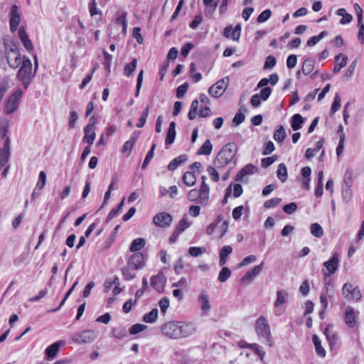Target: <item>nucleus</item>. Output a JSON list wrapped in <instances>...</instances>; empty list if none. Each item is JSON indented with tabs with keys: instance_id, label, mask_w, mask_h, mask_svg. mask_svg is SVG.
<instances>
[{
	"instance_id": "393cba45",
	"label": "nucleus",
	"mask_w": 364,
	"mask_h": 364,
	"mask_svg": "<svg viewBox=\"0 0 364 364\" xmlns=\"http://www.w3.org/2000/svg\"><path fill=\"white\" fill-rule=\"evenodd\" d=\"M187 161V156L185 154L181 155L174 159H173L168 166V169L169 171H174L180 165L183 164Z\"/></svg>"
},
{
	"instance_id": "f8f14e48",
	"label": "nucleus",
	"mask_w": 364,
	"mask_h": 364,
	"mask_svg": "<svg viewBox=\"0 0 364 364\" xmlns=\"http://www.w3.org/2000/svg\"><path fill=\"white\" fill-rule=\"evenodd\" d=\"M144 265V255L140 253L134 254L129 259L128 268L130 270L140 269Z\"/></svg>"
},
{
	"instance_id": "f3484780",
	"label": "nucleus",
	"mask_w": 364,
	"mask_h": 364,
	"mask_svg": "<svg viewBox=\"0 0 364 364\" xmlns=\"http://www.w3.org/2000/svg\"><path fill=\"white\" fill-rule=\"evenodd\" d=\"M339 262V254L334 252L332 257L323 263V266L327 269L328 273H334L338 267Z\"/></svg>"
},
{
	"instance_id": "5fc2aeb1",
	"label": "nucleus",
	"mask_w": 364,
	"mask_h": 364,
	"mask_svg": "<svg viewBox=\"0 0 364 364\" xmlns=\"http://www.w3.org/2000/svg\"><path fill=\"white\" fill-rule=\"evenodd\" d=\"M351 197H352V191L350 189V185L347 184L346 188L345 189L343 188L342 198H343V200L346 203H348L350 200Z\"/></svg>"
},
{
	"instance_id": "a878e982",
	"label": "nucleus",
	"mask_w": 364,
	"mask_h": 364,
	"mask_svg": "<svg viewBox=\"0 0 364 364\" xmlns=\"http://www.w3.org/2000/svg\"><path fill=\"white\" fill-rule=\"evenodd\" d=\"M286 137L287 134L284 127L282 125L277 126L274 133V139L279 144H282Z\"/></svg>"
},
{
	"instance_id": "7c9ffc66",
	"label": "nucleus",
	"mask_w": 364,
	"mask_h": 364,
	"mask_svg": "<svg viewBox=\"0 0 364 364\" xmlns=\"http://www.w3.org/2000/svg\"><path fill=\"white\" fill-rule=\"evenodd\" d=\"M232 248L230 246L226 245V246L223 247V248L220 250V266H223L226 263L227 258L232 253Z\"/></svg>"
},
{
	"instance_id": "0e129e2a",
	"label": "nucleus",
	"mask_w": 364,
	"mask_h": 364,
	"mask_svg": "<svg viewBox=\"0 0 364 364\" xmlns=\"http://www.w3.org/2000/svg\"><path fill=\"white\" fill-rule=\"evenodd\" d=\"M193 47L194 45L191 43H185L181 49V54L184 58H186L188 55L189 52L193 48Z\"/></svg>"
},
{
	"instance_id": "9b49d317",
	"label": "nucleus",
	"mask_w": 364,
	"mask_h": 364,
	"mask_svg": "<svg viewBox=\"0 0 364 364\" xmlns=\"http://www.w3.org/2000/svg\"><path fill=\"white\" fill-rule=\"evenodd\" d=\"M226 87L227 82L224 79H221L210 87L208 92L212 97L218 98L223 94Z\"/></svg>"
},
{
	"instance_id": "6e6552de",
	"label": "nucleus",
	"mask_w": 364,
	"mask_h": 364,
	"mask_svg": "<svg viewBox=\"0 0 364 364\" xmlns=\"http://www.w3.org/2000/svg\"><path fill=\"white\" fill-rule=\"evenodd\" d=\"M172 222V216L167 213L162 212L156 214L153 218V223L160 228L169 227Z\"/></svg>"
},
{
	"instance_id": "2f4dec72",
	"label": "nucleus",
	"mask_w": 364,
	"mask_h": 364,
	"mask_svg": "<svg viewBox=\"0 0 364 364\" xmlns=\"http://www.w3.org/2000/svg\"><path fill=\"white\" fill-rule=\"evenodd\" d=\"M136 139H137L136 136L132 135L130 137V139L124 143V144L122 149V152L124 154L126 153L127 156H129L130 154V152H131L134 144L136 141Z\"/></svg>"
},
{
	"instance_id": "de8ad7c7",
	"label": "nucleus",
	"mask_w": 364,
	"mask_h": 364,
	"mask_svg": "<svg viewBox=\"0 0 364 364\" xmlns=\"http://www.w3.org/2000/svg\"><path fill=\"white\" fill-rule=\"evenodd\" d=\"M218 168L215 166H208L207 168V171L209 173L210 177L214 182H218L220 179L219 173L218 172Z\"/></svg>"
},
{
	"instance_id": "09e8293b",
	"label": "nucleus",
	"mask_w": 364,
	"mask_h": 364,
	"mask_svg": "<svg viewBox=\"0 0 364 364\" xmlns=\"http://www.w3.org/2000/svg\"><path fill=\"white\" fill-rule=\"evenodd\" d=\"M190 226V223H188L186 218H183L178 223V225L176 227L175 230L178 231L179 234H181L183 231H184L186 228Z\"/></svg>"
},
{
	"instance_id": "3c124183",
	"label": "nucleus",
	"mask_w": 364,
	"mask_h": 364,
	"mask_svg": "<svg viewBox=\"0 0 364 364\" xmlns=\"http://www.w3.org/2000/svg\"><path fill=\"white\" fill-rule=\"evenodd\" d=\"M341 97H340L339 94L337 93V94H336V95L334 97V100H333V102L331 107V112L334 113V112H337L338 110H339V109L341 108Z\"/></svg>"
},
{
	"instance_id": "7ed1b4c3",
	"label": "nucleus",
	"mask_w": 364,
	"mask_h": 364,
	"mask_svg": "<svg viewBox=\"0 0 364 364\" xmlns=\"http://www.w3.org/2000/svg\"><path fill=\"white\" fill-rule=\"evenodd\" d=\"M5 55L10 68L16 69L22 63V59L19 53L18 46L14 42L5 43Z\"/></svg>"
},
{
	"instance_id": "ddd939ff",
	"label": "nucleus",
	"mask_w": 364,
	"mask_h": 364,
	"mask_svg": "<svg viewBox=\"0 0 364 364\" xmlns=\"http://www.w3.org/2000/svg\"><path fill=\"white\" fill-rule=\"evenodd\" d=\"M113 27L117 31L121 29L120 33L122 36L126 35L127 21V13L125 11L122 12V14L116 18Z\"/></svg>"
},
{
	"instance_id": "603ef678",
	"label": "nucleus",
	"mask_w": 364,
	"mask_h": 364,
	"mask_svg": "<svg viewBox=\"0 0 364 364\" xmlns=\"http://www.w3.org/2000/svg\"><path fill=\"white\" fill-rule=\"evenodd\" d=\"M159 306L161 309V314L165 315L169 306V299L167 297H163L159 301Z\"/></svg>"
},
{
	"instance_id": "c03bdc74",
	"label": "nucleus",
	"mask_w": 364,
	"mask_h": 364,
	"mask_svg": "<svg viewBox=\"0 0 364 364\" xmlns=\"http://www.w3.org/2000/svg\"><path fill=\"white\" fill-rule=\"evenodd\" d=\"M156 148V144H154L151 148V149L147 152L146 155V157L144 159V161L141 165V168L142 169H145L148 164H149V162L151 161V160L153 159L154 157V149Z\"/></svg>"
},
{
	"instance_id": "6ab92c4d",
	"label": "nucleus",
	"mask_w": 364,
	"mask_h": 364,
	"mask_svg": "<svg viewBox=\"0 0 364 364\" xmlns=\"http://www.w3.org/2000/svg\"><path fill=\"white\" fill-rule=\"evenodd\" d=\"M19 38L21 39V42L23 43L25 48L28 51H31L33 50V44L31 41V40L28 38V35L26 34V32L25 31V28L23 26H21L18 31Z\"/></svg>"
},
{
	"instance_id": "2eb2a0df",
	"label": "nucleus",
	"mask_w": 364,
	"mask_h": 364,
	"mask_svg": "<svg viewBox=\"0 0 364 364\" xmlns=\"http://www.w3.org/2000/svg\"><path fill=\"white\" fill-rule=\"evenodd\" d=\"M20 22L19 9L16 5H13L10 11V28L12 32L16 31Z\"/></svg>"
},
{
	"instance_id": "a211bd4d",
	"label": "nucleus",
	"mask_w": 364,
	"mask_h": 364,
	"mask_svg": "<svg viewBox=\"0 0 364 364\" xmlns=\"http://www.w3.org/2000/svg\"><path fill=\"white\" fill-rule=\"evenodd\" d=\"M241 26L237 24L234 28L228 26L225 28L224 36L226 38H231L233 41H238L240 36Z\"/></svg>"
},
{
	"instance_id": "4d7b16f0",
	"label": "nucleus",
	"mask_w": 364,
	"mask_h": 364,
	"mask_svg": "<svg viewBox=\"0 0 364 364\" xmlns=\"http://www.w3.org/2000/svg\"><path fill=\"white\" fill-rule=\"evenodd\" d=\"M205 252V247H191L188 253L193 257H198Z\"/></svg>"
},
{
	"instance_id": "1a4fd4ad",
	"label": "nucleus",
	"mask_w": 364,
	"mask_h": 364,
	"mask_svg": "<svg viewBox=\"0 0 364 364\" xmlns=\"http://www.w3.org/2000/svg\"><path fill=\"white\" fill-rule=\"evenodd\" d=\"M210 187L207 183L200 184L198 189V204L205 206L209 203Z\"/></svg>"
},
{
	"instance_id": "338daca9",
	"label": "nucleus",
	"mask_w": 364,
	"mask_h": 364,
	"mask_svg": "<svg viewBox=\"0 0 364 364\" xmlns=\"http://www.w3.org/2000/svg\"><path fill=\"white\" fill-rule=\"evenodd\" d=\"M256 274H245L241 279H240V284L242 286H247L252 282L254 280L255 276Z\"/></svg>"
},
{
	"instance_id": "680f3d73",
	"label": "nucleus",
	"mask_w": 364,
	"mask_h": 364,
	"mask_svg": "<svg viewBox=\"0 0 364 364\" xmlns=\"http://www.w3.org/2000/svg\"><path fill=\"white\" fill-rule=\"evenodd\" d=\"M188 87V85L187 82H185L183 85L178 86L176 89V97L178 99L182 98L185 93L187 92Z\"/></svg>"
},
{
	"instance_id": "39448f33",
	"label": "nucleus",
	"mask_w": 364,
	"mask_h": 364,
	"mask_svg": "<svg viewBox=\"0 0 364 364\" xmlns=\"http://www.w3.org/2000/svg\"><path fill=\"white\" fill-rule=\"evenodd\" d=\"M179 322L178 321H168L161 326V333L164 336L173 340L179 339Z\"/></svg>"
},
{
	"instance_id": "e2e57ef3",
	"label": "nucleus",
	"mask_w": 364,
	"mask_h": 364,
	"mask_svg": "<svg viewBox=\"0 0 364 364\" xmlns=\"http://www.w3.org/2000/svg\"><path fill=\"white\" fill-rule=\"evenodd\" d=\"M276 58L272 55H269L265 60L264 69H271L276 65Z\"/></svg>"
},
{
	"instance_id": "13d9d810",
	"label": "nucleus",
	"mask_w": 364,
	"mask_h": 364,
	"mask_svg": "<svg viewBox=\"0 0 364 364\" xmlns=\"http://www.w3.org/2000/svg\"><path fill=\"white\" fill-rule=\"evenodd\" d=\"M271 15V11L269 9H266L258 16L257 21L260 23H264L270 18Z\"/></svg>"
},
{
	"instance_id": "72a5a7b5",
	"label": "nucleus",
	"mask_w": 364,
	"mask_h": 364,
	"mask_svg": "<svg viewBox=\"0 0 364 364\" xmlns=\"http://www.w3.org/2000/svg\"><path fill=\"white\" fill-rule=\"evenodd\" d=\"M183 183L188 186H192L196 183V177L193 171H186L183 176Z\"/></svg>"
},
{
	"instance_id": "6e6d98bb",
	"label": "nucleus",
	"mask_w": 364,
	"mask_h": 364,
	"mask_svg": "<svg viewBox=\"0 0 364 364\" xmlns=\"http://www.w3.org/2000/svg\"><path fill=\"white\" fill-rule=\"evenodd\" d=\"M46 182V174L44 171H41L38 176V181L36 183V187L39 190H43L45 187Z\"/></svg>"
},
{
	"instance_id": "412c9836",
	"label": "nucleus",
	"mask_w": 364,
	"mask_h": 364,
	"mask_svg": "<svg viewBox=\"0 0 364 364\" xmlns=\"http://www.w3.org/2000/svg\"><path fill=\"white\" fill-rule=\"evenodd\" d=\"M345 323L346 325L350 327L353 328L355 325V316L354 310L352 307L348 306L347 307L346 312H345Z\"/></svg>"
},
{
	"instance_id": "58836bf2",
	"label": "nucleus",
	"mask_w": 364,
	"mask_h": 364,
	"mask_svg": "<svg viewBox=\"0 0 364 364\" xmlns=\"http://www.w3.org/2000/svg\"><path fill=\"white\" fill-rule=\"evenodd\" d=\"M213 149V146L209 139H207L202 146L198 149V154L199 155H209Z\"/></svg>"
},
{
	"instance_id": "c756f323",
	"label": "nucleus",
	"mask_w": 364,
	"mask_h": 364,
	"mask_svg": "<svg viewBox=\"0 0 364 364\" xmlns=\"http://www.w3.org/2000/svg\"><path fill=\"white\" fill-rule=\"evenodd\" d=\"M291 127L294 131L300 129L304 123V119L299 114H294L291 118Z\"/></svg>"
},
{
	"instance_id": "9d476101",
	"label": "nucleus",
	"mask_w": 364,
	"mask_h": 364,
	"mask_svg": "<svg viewBox=\"0 0 364 364\" xmlns=\"http://www.w3.org/2000/svg\"><path fill=\"white\" fill-rule=\"evenodd\" d=\"M179 339L187 338L196 332L197 327L194 323H180L179 322Z\"/></svg>"
},
{
	"instance_id": "8fccbe9b",
	"label": "nucleus",
	"mask_w": 364,
	"mask_h": 364,
	"mask_svg": "<svg viewBox=\"0 0 364 364\" xmlns=\"http://www.w3.org/2000/svg\"><path fill=\"white\" fill-rule=\"evenodd\" d=\"M281 201H282V198H271L264 202V207L267 209L274 208V207L277 206L280 203Z\"/></svg>"
},
{
	"instance_id": "aec40b11",
	"label": "nucleus",
	"mask_w": 364,
	"mask_h": 364,
	"mask_svg": "<svg viewBox=\"0 0 364 364\" xmlns=\"http://www.w3.org/2000/svg\"><path fill=\"white\" fill-rule=\"evenodd\" d=\"M257 170V167L252 164H247L237 174L236 181H242L243 178L249 174H252Z\"/></svg>"
},
{
	"instance_id": "864d4df0",
	"label": "nucleus",
	"mask_w": 364,
	"mask_h": 364,
	"mask_svg": "<svg viewBox=\"0 0 364 364\" xmlns=\"http://www.w3.org/2000/svg\"><path fill=\"white\" fill-rule=\"evenodd\" d=\"M278 159L277 155H273L269 157H266L262 159L261 165L263 168H267L271 166Z\"/></svg>"
},
{
	"instance_id": "f704fd0d",
	"label": "nucleus",
	"mask_w": 364,
	"mask_h": 364,
	"mask_svg": "<svg viewBox=\"0 0 364 364\" xmlns=\"http://www.w3.org/2000/svg\"><path fill=\"white\" fill-rule=\"evenodd\" d=\"M277 176L282 183H284L287 180V168L284 164L282 163L279 164Z\"/></svg>"
},
{
	"instance_id": "4c0bfd02",
	"label": "nucleus",
	"mask_w": 364,
	"mask_h": 364,
	"mask_svg": "<svg viewBox=\"0 0 364 364\" xmlns=\"http://www.w3.org/2000/svg\"><path fill=\"white\" fill-rule=\"evenodd\" d=\"M145 245V240L143 238H136L132 241L129 247L131 252H136L141 250Z\"/></svg>"
},
{
	"instance_id": "20e7f679",
	"label": "nucleus",
	"mask_w": 364,
	"mask_h": 364,
	"mask_svg": "<svg viewBox=\"0 0 364 364\" xmlns=\"http://www.w3.org/2000/svg\"><path fill=\"white\" fill-rule=\"evenodd\" d=\"M21 65L17 73V78L22 82L23 87L27 89L31 79L35 75V73L32 74V64L28 57L24 56L23 58Z\"/></svg>"
},
{
	"instance_id": "473e14b6",
	"label": "nucleus",
	"mask_w": 364,
	"mask_h": 364,
	"mask_svg": "<svg viewBox=\"0 0 364 364\" xmlns=\"http://www.w3.org/2000/svg\"><path fill=\"white\" fill-rule=\"evenodd\" d=\"M313 342L315 346L316 353L323 358L326 355V350L321 346V342L316 335L313 336Z\"/></svg>"
},
{
	"instance_id": "0eeeda50",
	"label": "nucleus",
	"mask_w": 364,
	"mask_h": 364,
	"mask_svg": "<svg viewBox=\"0 0 364 364\" xmlns=\"http://www.w3.org/2000/svg\"><path fill=\"white\" fill-rule=\"evenodd\" d=\"M97 333L93 330H86L80 333H76L73 337V341L78 344L92 342L97 338Z\"/></svg>"
},
{
	"instance_id": "a19ab883",
	"label": "nucleus",
	"mask_w": 364,
	"mask_h": 364,
	"mask_svg": "<svg viewBox=\"0 0 364 364\" xmlns=\"http://www.w3.org/2000/svg\"><path fill=\"white\" fill-rule=\"evenodd\" d=\"M158 317V309H153L150 312L146 314L143 316V321L146 323H154Z\"/></svg>"
},
{
	"instance_id": "f257e3e1",
	"label": "nucleus",
	"mask_w": 364,
	"mask_h": 364,
	"mask_svg": "<svg viewBox=\"0 0 364 364\" xmlns=\"http://www.w3.org/2000/svg\"><path fill=\"white\" fill-rule=\"evenodd\" d=\"M237 150L235 143L225 144L216 156L213 164L218 168H223L228 165L234 158Z\"/></svg>"
},
{
	"instance_id": "5701e85b",
	"label": "nucleus",
	"mask_w": 364,
	"mask_h": 364,
	"mask_svg": "<svg viewBox=\"0 0 364 364\" xmlns=\"http://www.w3.org/2000/svg\"><path fill=\"white\" fill-rule=\"evenodd\" d=\"M64 343L63 341H58L49 346L46 350V354L49 358H54L58 353L60 346Z\"/></svg>"
},
{
	"instance_id": "cd10ccee",
	"label": "nucleus",
	"mask_w": 364,
	"mask_h": 364,
	"mask_svg": "<svg viewBox=\"0 0 364 364\" xmlns=\"http://www.w3.org/2000/svg\"><path fill=\"white\" fill-rule=\"evenodd\" d=\"M336 65L333 68L334 73L340 72L341 69L346 65L347 57L340 53L335 58Z\"/></svg>"
},
{
	"instance_id": "4468645a",
	"label": "nucleus",
	"mask_w": 364,
	"mask_h": 364,
	"mask_svg": "<svg viewBox=\"0 0 364 364\" xmlns=\"http://www.w3.org/2000/svg\"><path fill=\"white\" fill-rule=\"evenodd\" d=\"M166 279L164 274H156L151 279V287L159 293L164 291Z\"/></svg>"
},
{
	"instance_id": "79ce46f5",
	"label": "nucleus",
	"mask_w": 364,
	"mask_h": 364,
	"mask_svg": "<svg viewBox=\"0 0 364 364\" xmlns=\"http://www.w3.org/2000/svg\"><path fill=\"white\" fill-rule=\"evenodd\" d=\"M137 60L136 58H134L131 63L126 64L124 68V74L127 77L130 76L134 72Z\"/></svg>"
},
{
	"instance_id": "37998d69",
	"label": "nucleus",
	"mask_w": 364,
	"mask_h": 364,
	"mask_svg": "<svg viewBox=\"0 0 364 364\" xmlns=\"http://www.w3.org/2000/svg\"><path fill=\"white\" fill-rule=\"evenodd\" d=\"M311 233L316 237H321L323 235L322 227L317 223H313L310 228Z\"/></svg>"
},
{
	"instance_id": "bf43d9fd",
	"label": "nucleus",
	"mask_w": 364,
	"mask_h": 364,
	"mask_svg": "<svg viewBox=\"0 0 364 364\" xmlns=\"http://www.w3.org/2000/svg\"><path fill=\"white\" fill-rule=\"evenodd\" d=\"M146 328V326H145L144 324H141V323H136V324L133 325L129 328V333L132 335H134L136 333L143 331Z\"/></svg>"
},
{
	"instance_id": "774afa93",
	"label": "nucleus",
	"mask_w": 364,
	"mask_h": 364,
	"mask_svg": "<svg viewBox=\"0 0 364 364\" xmlns=\"http://www.w3.org/2000/svg\"><path fill=\"white\" fill-rule=\"evenodd\" d=\"M203 18L201 14L196 15L193 20L190 23L189 26L192 29H196L198 26L201 23Z\"/></svg>"
},
{
	"instance_id": "4be33fe9",
	"label": "nucleus",
	"mask_w": 364,
	"mask_h": 364,
	"mask_svg": "<svg viewBox=\"0 0 364 364\" xmlns=\"http://www.w3.org/2000/svg\"><path fill=\"white\" fill-rule=\"evenodd\" d=\"M176 123L174 122H171L169 124V127L165 139V144L166 146L171 145L173 143L176 138Z\"/></svg>"
},
{
	"instance_id": "e433bc0d",
	"label": "nucleus",
	"mask_w": 364,
	"mask_h": 364,
	"mask_svg": "<svg viewBox=\"0 0 364 364\" xmlns=\"http://www.w3.org/2000/svg\"><path fill=\"white\" fill-rule=\"evenodd\" d=\"M336 14L340 16H343V18L340 21V23L346 24L351 22L353 17L350 14H347L346 11L343 8H341L337 10Z\"/></svg>"
},
{
	"instance_id": "49530a36",
	"label": "nucleus",
	"mask_w": 364,
	"mask_h": 364,
	"mask_svg": "<svg viewBox=\"0 0 364 364\" xmlns=\"http://www.w3.org/2000/svg\"><path fill=\"white\" fill-rule=\"evenodd\" d=\"M102 53L105 59L103 63L104 67L105 70L107 71V73H109L111 63L112 61V55L109 54L106 50H103Z\"/></svg>"
},
{
	"instance_id": "a18cd8bd",
	"label": "nucleus",
	"mask_w": 364,
	"mask_h": 364,
	"mask_svg": "<svg viewBox=\"0 0 364 364\" xmlns=\"http://www.w3.org/2000/svg\"><path fill=\"white\" fill-rule=\"evenodd\" d=\"M113 336L117 339H122L127 335L126 328L124 327H116L112 329Z\"/></svg>"
},
{
	"instance_id": "ea45409f",
	"label": "nucleus",
	"mask_w": 364,
	"mask_h": 364,
	"mask_svg": "<svg viewBox=\"0 0 364 364\" xmlns=\"http://www.w3.org/2000/svg\"><path fill=\"white\" fill-rule=\"evenodd\" d=\"M328 34L327 31H321L318 36H314L309 38L306 42L308 46H314L317 44L322 38L326 36Z\"/></svg>"
},
{
	"instance_id": "69168bd1",
	"label": "nucleus",
	"mask_w": 364,
	"mask_h": 364,
	"mask_svg": "<svg viewBox=\"0 0 364 364\" xmlns=\"http://www.w3.org/2000/svg\"><path fill=\"white\" fill-rule=\"evenodd\" d=\"M297 63V57L296 55L291 54L288 56L287 60V66L289 69L294 68Z\"/></svg>"
},
{
	"instance_id": "bb28decb",
	"label": "nucleus",
	"mask_w": 364,
	"mask_h": 364,
	"mask_svg": "<svg viewBox=\"0 0 364 364\" xmlns=\"http://www.w3.org/2000/svg\"><path fill=\"white\" fill-rule=\"evenodd\" d=\"M84 133L85 135L82 139V142L87 143L90 146L92 145L96 136V134L95 132L94 131V129L84 128Z\"/></svg>"
},
{
	"instance_id": "c9c22d12",
	"label": "nucleus",
	"mask_w": 364,
	"mask_h": 364,
	"mask_svg": "<svg viewBox=\"0 0 364 364\" xmlns=\"http://www.w3.org/2000/svg\"><path fill=\"white\" fill-rule=\"evenodd\" d=\"M288 294L284 291H278L277 292V299L274 304L275 307H279L284 304L287 301Z\"/></svg>"
},
{
	"instance_id": "423d86ee",
	"label": "nucleus",
	"mask_w": 364,
	"mask_h": 364,
	"mask_svg": "<svg viewBox=\"0 0 364 364\" xmlns=\"http://www.w3.org/2000/svg\"><path fill=\"white\" fill-rule=\"evenodd\" d=\"M22 95V90L18 89L9 97L5 105L6 114L13 113L18 108Z\"/></svg>"
},
{
	"instance_id": "c85d7f7f",
	"label": "nucleus",
	"mask_w": 364,
	"mask_h": 364,
	"mask_svg": "<svg viewBox=\"0 0 364 364\" xmlns=\"http://www.w3.org/2000/svg\"><path fill=\"white\" fill-rule=\"evenodd\" d=\"M324 334L326 335L330 345L334 344L338 340V335L333 332L332 325H327L324 331Z\"/></svg>"
},
{
	"instance_id": "f03ea898",
	"label": "nucleus",
	"mask_w": 364,
	"mask_h": 364,
	"mask_svg": "<svg viewBox=\"0 0 364 364\" xmlns=\"http://www.w3.org/2000/svg\"><path fill=\"white\" fill-rule=\"evenodd\" d=\"M255 331L259 340L267 345L272 346V336L271 334L270 327L267 318L260 316L255 322Z\"/></svg>"
},
{
	"instance_id": "dca6fc26",
	"label": "nucleus",
	"mask_w": 364,
	"mask_h": 364,
	"mask_svg": "<svg viewBox=\"0 0 364 364\" xmlns=\"http://www.w3.org/2000/svg\"><path fill=\"white\" fill-rule=\"evenodd\" d=\"M198 301L200 304L202 314L205 316L208 315L211 309V306L210 304L209 296L205 291H201L198 296Z\"/></svg>"
},
{
	"instance_id": "b1692460",
	"label": "nucleus",
	"mask_w": 364,
	"mask_h": 364,
	"mask_svg": "<svg viewBox=\"0 0 364 364\" xmlns=\"http://www.w3.org/2000/svg\"><path fill=\"white\" fill-rule=\"evenodd\" d=\"M316 61L311 58H306L304 59L301 71L305 75H307L310 74L315 66Z\"/></svg>"
},
{
	"instance_id": "052dcab7",
	"label": "nucleus",
	"mask_w": 364,
	"mask_h": 364,
	"mask_svg": "<svg viewBox=\"0 0 364 364\" xmlns=\"http://www.w3.org/2000/svg\"><path fill=\"white\" fill-rule=\"evenodd\" d=\"M297 209V205L294 202L288 203L283 207V211L287 214H292Z\"/></svg>"
}]
</instances>
